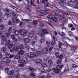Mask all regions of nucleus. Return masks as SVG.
<instances>
[{
    "mask_svg": "<svg viewBox=\"0 0 78 78\" xmlns=\"http://www.w3.org/2000/svg\"><path fill=\"white\" fill-rule=\"evenodd\" d=\"M55 55L57 58H59V53L56 52V53H55Z\"/></svg>",
    "mask_w": 78,
    "mask_h": 78,
    "instance_id": "49530a36",
    "label": "nucleus"
},
{
    "mask_svg": "<svg viewBox=\"0 0 78 78\" xmlns=\"http://www.w3.org/2000/svg\"><path fill=\"white\" fill-rule=\"evenodd\" d=\"M1 38L3 41H6V38L4 35H2L1 36Z\"/></svg>",
    "mask_w": 78,
    "mask_h": 78,
    "instance_id": "b1692460",
    "label": "nucleus"
},
{
    "mask_svg": "<svg viewBox=\"0 0 78 78\" xmlns=\"http://www.w3.org/2000/svg\"><path fill=\"white\" fill-rule=\"evenodd\" d=\"M34 3V0H31L30 2H28L27 4V8L28 9V10H29V11L31 12V10L30 9V7H31V6H35L36 5L33 4Z\"/></svg>",
    "mask_w": 78,
    "mask_h": 78,
    "instance_id": "20e7f679",
    "label": "nucleus"
},
{
    "mask_svg": "<svg viewBox=\"0 0 78 78\" xmlns=\"http://www.w3.org/2000/svg\"><path fill=\"white\" fill-rule=\"evenodd\" d=\"M13 69H14L15 72H19V68H18V67L17 66L16 67H15V66H14L13 67Z\"/></svg>",
    "mask_w": 78,
    "mask_h": 78,
    "instance_id": "5701e85b",
    "label": "nucleus"
},
{
    "mask_svg": "<svg viewBox=\"0 0 78 78\" xmlns=\"http://www.w3.org/2000/svg\"><path fill=\"white\" fill-rule=\"evenodd\" d=\"M33 24L35 27H37V21L36 20H34L33 21Z\"/></svg>",
    "mask_w": 78,
    "mask_h": 78,
    "instance_id": "4be33fe9",
    "label": "nucleus"
},
{
    "mask_svg": "<svg viewBox=\"0 0 78 78\" xmlns=\"http://www.w3.org/2000/svg\"><path fill=\"white\" fill-rule=\"evenodd\" d=\"M47 77L48 78H51V75L50 74H48L47 75Z\"/></svg>",
    "mask_w": 78,
    "mask_h": 78,
    "instance_id": "338daca9",
    "label": "nucleus"
},
{
    "mask_svg": "<svg viewBox=\"0 0 78 78\" xmlns=\"http://www.w3.org/2000/svg\"><path fill=\"white\" fill-rule=\"evenodd\" d=\"M52 70L56 73H58L59 72V69L55 68H52Z\"/></svg>",
    "mask_w": 78,
    "mask_h": 78,
    "instance_id": "a211bd4d",
    "label": "nucleus"
},
{
    "mask_svg": "<svg viewBox=\"0 0 78 78\" xmlns=\"http://www.w3.org/2000/svg\"><path fill=\"white\" fill-rule=\"evenodd\" d=\"M46 44L47 45H48L49 46H50V44H51V42L48 40L47 41H46Z\"/></svg>",
    "mask_w": 78,
    "mask_h": 78,
    "instance_id": "ea45409f",
    "label": "nucleus"
},
{
    "mask_svg": "<svg viewBox=\"0 0 78 78\" xmlns=\"http://www.w3.org/2000/svg\"><path fill=\"white\" fill-rule=\"evenodd\" d=\"M57 69H61L62 67H63V65H62L61 66L59 65H58L57 66Z\"/></svg>",
    "mask_w": 78,
    "mask_h": 78,
    "instance_id": "7c9ffc66",
    "label": "nucleus"
},
{
    "mask_svg": "<svg viewBox=\"0 0 78 78\" xmlns=\"http://www.w3.org/2000/svg\"><path fill=\"white\" fill-rule=\"evenodd\" d=\"M44 4V6L45 7H48V6H50L51 8H53V7L55 6L57 9H58V12H60L61 10L59 9L58 8L56 7V6L55 5H54V6L52 5H51L50 4L48 3V2L47 0H44V3H43Z\"/></svg>",
    "mask_w": 78,
    "mask_h": 78,
    "instance_id": "7ed1b4c3",
    "label": "nucleus"
},
{
    "mask_svg": "<svg viewBox=\"0 0 78 78\" xmlns=\"http://www.w3.org/2000/svg\"><path fill=\"white\" fill-rule=\"evenodd\" d=\"M8 23L9 25H11L12 24L11 21L10 20L8 22Z\"/></svg>",
    "mask_w": 78,
    "mask_h": 78,
    "instance_id": "69168bd1",
    "label": "nucleus"
},
{
    "mask_svg": "<svg viewBox=\"0 0 78 78\" xmlns=\"http://www.w3.org/2000/svg\"><path fill=\"white\" fill-rule=\"evenodd\" d=\"M23 41H24L25 43L26 44H28V43L30 42V39L27 38H24Z\"/></svg>",
    "mask_w": 78,
    "mask_h": 78,
    "instance_id": "aec40b11",
    "label": "nucleus"
},
{
    "mask_svg": "<svg viewBox=\"0 0 78 78\" xmlns=\"http://www.w3.org/2000/svg\"><path fill=\"white\" fill-rule=\"evenodd\" d=\"M10 43H11V40H9L6 42L5 45L6 46H8Z\"/></svg>",
    "mask_w": 78,
    "mask_h": 78,
    "instance_id": "a878e982",
    "label": "nucleus"
},
{
    "mask_svg": "<svg viewBox=\"0 0 78 78\" xmlns=\"http://www.w3.org/2000/svg\"><path fill=\"white\" fill-rule=\"evenodd\" d=\"M45 58L44 59V62H47V59H48V57H47V56H46L44 57Z\"/></svg>",
    "mask_w": 78,
    "mask_h": 78,
    "instance_id": "de8ad7c7",
    "label": "nucleus"
},
{
    "mask_svg": "<svg viewBox=\"0 0 78 78\" xmlns=\"http://www.w3.org/2000/svg\"><path fill=\"white\" fill-rule=\"evenodd\" d=\"M14 56V55L12 54H7L6 55V57L7 58H12Z\"/></svg>",
    "mask_w": 78,
    "mask_h": 78,
    "instance_id": "ddd939ff",
    "label": "nucleus"
},
{
    "mask_svg": "<svg viewBox=\"0 0 78 78\" xmlns=\"http://www.w3.org/2000/svg\"><path fill=\"white\" fill-rule=\"evenodd\" d=\"M15 50V48L14 47L12 48H11L10 49V51L11 53H13V52H14V51Z\"/></svg>",
    "mask_w": 78,
    "mask_h": 78,
    "instance_id": "58836bf2",
    "label": "nucleus"
},
{
    "mask_svg": "<svg viewBox=\"0 0 78 78\" xmlns=\"http://www.w3.org/2000/svg\"><path fill=\"white\" fill-rule=\"evenodd\" d=\"M69 36H73V33L70 31L69 32Z\"/></svg>",
    "mask_w": 78,
    "mask_h": 78,
    "instance_id": "a18cd8bd",
    "label": "nucleus"
},
{
    "mask_svg": "<svg viewBox=\"0 0 78 78\" xmlns=\"http://www.w3.org/2000/svg\"><path fill=\"white\" fill-rule=\"evenodd\" d=\"M58 43L59 44V49L61 51H63V50H64V48L61 47V45H62V42L60 41H58Z\"/></svg>",
    "mask_w": 78,
    "mask_h": 78,
    "instance_id": "dca6fc26",
    "label": "nucleus"
},
{
    "mask_svg": "<svg viewBox=\"0 0 78 78\" xmlns=\"http://www.w3.org/2000/svg\"><path fill=\"white\" fill-rule=\"evenodd\" d=\"M13 41L14 42H16L17 41V39L15 37V38L13 39Z\"/></svg>",
    "mask_w": 78,
    "mask_h": 78,
    "instance_id": "4d7b16f0",
    "label": "nucleus"
},
{
    "mask_svg": "<svg viewBox=\"0 0 78 78\" xmlns=\"http://www.w3.org/2000/svg\"><path fill=\"white\" fill-rule=\"evenodd\" d=\"M19 46H16L15 47V50L16 51H18V50H19Z\"/></svg>",
    "mask_w": 78,
    "mask_h": 78,
    "instance_id": "052dcab7",
    "label": "nucleus"
},
{
    "mask_svg": "<svg viewBox=\"0 0 78 78\" xmlns=\"http://www.w3.org/2000/svg\"><path fill=\"white\" fill-rule=\"evenodd\" d=\"M39 70L40 72H41V73H47V72H50L51 71V69H48L46 70H45V69L41 68L39 69Z\"/></svg>",
    "mask_w": 78,
    "mask_h": 78,
    "instance_id": "39448f33",
    "label": "nucleus"
},
{
    "mask_svg": "<svg viewBox=\"0 0 78 78\" xmlns=\"http://www.w3.org/2000/svg\"><path fill=\"white\" fill-rule=\"evenodd\" d=\"M5 29V26L2 24L0 25V29L1 30H3Z\"/></svg>",
    "mask_w": 78,
    "mask_h": 78,
    "instance_id": "393cba45",
    "label": "nucleus"
},
{
    "mask_svg": "<svg viewBox=\"0 0 78 78\" xmlns=\"http://www.w3.org/2000/svg\"><path fill=\"white\" fill-rule=\"evenodd\" d=\"M21 78H27V77L25 75H23L21 77Z\"/></svg>",
    "mask_w": 78,
    "mask_h": 78,
    "instance_id": "774afa93",
    "label": "nucleus"
},
{
    "mask_svg": "<svg viewBox=\"0 0 78 78\" xmlns=\"http://www.w3.org/2000/svg\"><path fill=\"white\" fill-rule=\"evenodd\" d=\"M48 47H49V46H48L46 48L42 49L41 51H37L36 52V53L34 54H33V53H34V52L32 53L30 52L27 53L25 55V57L27 58V57H29V58L32 59L34 61H35L37 64H40L42 62V60L40 58H38L37 59H34V57L36 56H39V55L41 53V54H47L48 53Z\"/></svg>",
    "mask_w": 78,
    "mask_h": 78,
    "instance_id": "f257e3e1",
    "label": "nucleus"
},
{
    "mask_svg": "<svg viewBox=\"0 0 78 78\" xmlns=\"http://www.w3.org/2000/svg\"><path fill=\"white\" fill-rule=\"evenodd\" d=\"M29 70L30 71V72H33L34 71V69L32 67H30L29 68Z\"/></svg>",
    "mask_w": 78,
    "mask_h": 78,
    "instance_id": "c03bdc74",
    "label": "nucleus"
},
{
    "mask_svg": "<svg viewBox=\"0 0 78 78\" xmlns=\"http://www.w3.org/2000/svg\"><path fill=\"white\" fill-rule=\"evenodd\" d=\"M5 62L6 64L8 65V64H9V63H10V60L8 59H7L5 61Z\"/></svg>",
    "mask_w": 78,
    "mask_h": 78,
    "instance_id": "72a5a7b5",
    "label": "nucleus"
},
{
    "mask_svg": "<svg viewBox=\"0 0 78 78\" xmlns=\"http://www.w3.org/2000/svg\"><path fill=\"white\" fill-rule=\"evenodd\" d=\"M12 8H13V9H15V10H16V11H21V10H20L18 9H17L16 7H15L13 6H12Z\"/></svg>",
    "mask_w": 78,
    "mask_h": 78,
    "instance_id": "37998d69",
    "label": "nucleus"
},
{
    "mask_svg": "<svg viewBox=\"0 0 78 78\" xmlns=\"http://www.w3.org/2000/svg\"><path fill=\"white\" fill-rule=\"evenodd\" d=\"M28 61V60L27 58L24 59L23 60V63L22 64H20L19 65V67H23L27 64V62Z\"/></svg>",
    "mask_w": 78,
    "mask_h": 78,
    "instance_id": "6e6552de",
    "label": "nucleus"
},
{
    "mask_svg": "<svg viewBox=\"0 0 78 78\" xmlns=\"http://www.w3.org/2000/svg\"><path fill=\"white\" fill-rule=\"evenodd\" d=\"M31 33H29V37L31 38V37H33V34L34 33V30L31 31Z\"/></svg>",
    "mask_w": 78,
    "mask_h": 78,
    "instance_id": "f3484780",
    "label": "nucleus"
},
{
    "mask_svg": "<svg viewBox=\"0 0 78 78\" xmlns=\"http://www.w3.org/2000/svg\"><path fill=\"white\" fill-rule=\"evenodd\" d=\"M56 44V41H52L51 43L52 45H55Z\"/></svg>",
    "mask_w": 78,
    "mask_h": 78,
    "instance_id": "8fccbe9b",
    "label": "nucleus"
},
{
    "mask_svg": "<svg viewBox=\"0 0 78 78\" xmlns=\"http://www.w3.org/2000/svg\"><path fill=\"white\" fill-rule=\"evenodd\" d=\"M41 66L42 67H44V68L47 67V64L45 63H42L41 65Z\"/></svg>",
    "mask_w": 78,
    "mask_h": 78,
    "instance_id": "bb28decb",
    "label": "nucleus"
},
{
    "mask_svg": "<svg viewBox=\"0 0 78 78\" xmlns=\"http://www.w3.org/2000/svg\"><path fill=\"white\" fill-rule=\"evenodd\" d=\"M72 23H73V25H74L75 26V27L76 28H78V25H76V24L74 23H73V21H72Z\"/></svg>",
    "mask_w": 78,
    "mask_h": 78,
    "instance_id": "680f3d73",
    "label": "nucleus"
},
{
    "mask_svg": "<svg viewBox=\"0 0 78 78\" xmlns=\"http://www.w3.org/2000/svg\"><path fill=\"white\" fill-rule=\"evenodd\" d=\"M48 62L50 64L49 66L50 67H51L53 66V61L52 60L50 59L48 60Z\"/></svg>",
    "mask_w": 78,
    "mask_h": 78,
    "instance_id": "2eb2a0df",
    "label": "nucleus"
},
{
    "mask_svg": "<svg viewBox=\"0 0 78 78\" xmlns=\"http://www.w3.org/2000/svg\"><path fill=\"white\" fill-rule=\"evenodd\" d=\"M68 27L69 28H73V27L74 26H73V25L72 24H70L68 25Z\"/></svg>",
    "mask_w": 78,
    "mask_h": 78,
    "instance_id": "5fc2aeb1",
    "label": "nucleus"
},
{
    "mask_svg": "<svg viewBox=\"0 0 78 78\" xmlns=\"http://www.w3.org/2000/svg\"><path fill=\"white\" fill-rule=\"evenodd\" d=\"M19 33V30H17L15 32H13V33H14L15 36H17V35H18Z\"/></svg>",
    "mask_w": 78,
    "mask_h": 78,
    "instance_id": "473e14b6",
    "label": "nucleus"
},
{
    "mask_svg": "<svg viewBox=\"0 0 78 78\" xmlns=\"http://www.w3.org/2000/svg\"><path fill=\"white\" fill-rule=\"evenodd\" d=\"M60 27H62V29H64V30H66V27H64V24H62L60 26Z\"/></svg>",
    "mask_w": 78,
    "mask_h": 78,
    "instance_id": "bf43d9fd",
    "label": "nucleus"
},
{
    "mask_svg": "<svg viewBox=\"0 0 78 78\" xmlns=\"http://www.w3.org/2000/svg\"><path fill=\"white\" fill-rule=\"evenodd\" d=\"M47 18L48 19H49L52 20H53L54 22H56V23H58V20H56V18L54 17L50 18V15H48L47 16Z\"/></svg>",
    "mask_w": 78,
    "mask_h": 78,
    "instance_id": "1a4fd4ad",
    "label": "nucleus"
},
{
    "mask_svg": "<svg viewBox=\"0 0 78 78\" xmlns=\"http://www.w3.org/2000/svg\"><path fill=\"white\" fill-rule=\"evenodd\" d=\"M4 11L5 12H8L9 11V9L8 8H6L4 9Z\"/></svg>",
    "mask_w": 78,
    "mask_h": 78,
    "instance_id": "13d9d810",
    "label": "nucleus"
},
{
    "mask_svg": "<svg viewBox=\"0 0 78 78\" xmlns=\"http://www.w3.org/2000/svg\"><path fill=\"white\" fill-rule=\"evenodd\" d=\"M39 27H40V28H42V27H44V24L40 23L39 24Z\"/></svg>",
    "mask_w": 78,
    "mask_h": 78,
    "instance_id": "603ef678",
    "label": "nucleus"
},
{
    "mask_svg": "<svg viewBox=\"0 0 78 78\" xmlns=\"http://www.w3.org/2000/svg\"><path fill=\"white\" fill-rule=\"evenodd\" d=\"M62 35H61V37H62V39H65V38H66V37H65V33L63 32H62Z\"/></svg>",
    "mask_w": 78,
    "mask_h": 78,
    "instance_id": "cd10ccee",
    "label": "nucleus"
},
{
    "mask_svg": "<svg viewBox=\"0 0 78 78\" xmlns=\"http://www.w3.org/2000/svg\"><path fill=\"white\" fill-rule=\"evenodd\" d=\"M62 14H65V15H66L67 17H69V16H71V15H69V14L63 12H62Z\"/></svg>",
    "mask_w": 78,
    "mask_h": 78,
    "instance_id": "6e6d98bb",
    "label": "nucleus"
},
{
    "mask_svg": "<svg viewBox=\"0 0 78 78\" xmlns=\"http://www.w3.org/2000/svg\"><path fill=\"white\" fill-rule=\"evenodd\" d=\"M37 11H38V14L39 16H44L45 14V11L43 10L41 11V9L39 8L37 9Z\"/></svg>",
    "mask_w": 78,
    "mask_h": 78,
    "instance_id": "423d86ee",
    "label": "nucleus"
},
{
    "mask_svg": "<svg viewBox=\"0 0 78 78\" xmlns=\"http://www.w3.org/2000/svg\"><path fill=\"white\" fill-rule=\"evenodd\" d=\"M1 50L2 51H5L6 50V48L4 47L2 48Z\"/></svg>",
    "mask_w": 78,
    "mask_h": 78,
    "instance_id": "3c124183",
    "label": "nucleus"
},
{
    "mask_svg": "<svg viewBox=\"0 0 78 78\" xmlns=\"http://www.w3.org/2000/svg\"><path fill=\"white\" fill-rule=\"evenodd\" d=\"M71 51H72L73 50V52H75V51L76 50V48H74L73 47H72L71 48Z\"/></svg>",
    "mask_w": 78,
    "mask_h": 78,
    "instance_id": "e433bc0d",
    "label": "nucleus"
},
{
    "mask_svg": "<svg viewBox=\"0 0 78 78\" xmlns=\"http://www.w3.org/2000/svg\"><path fill=\"white\" fill-rule=\"evenodd\" d=\"M20 74L19 73L16 75H14L12 77H10L9 78H19L20 77Z\"/></svg>",
    "mask_w": 78,
    "mask_h": 78,
    "instance_id": "6ab92c4d",
    "label": "nucleus"
},
{
    "mask_svg": "<svg viewBox=\"0 0 78 78\" xmlns=\"http://www.w3.org/2000/svg\"><path fill=\"white\" fill-rule=\"evenodd\" d=\"M24 53L25 51L23 50L19 51H18V53L19 55H22L24 54Z\"/></svg>",
    "mask_w": 78,
    "mask_h": 78,
    "instance_id": "412c9836",
    "label": "nucleus"
},
{
    "mask_svg": "<svg viewBox=\"0 0 78 78\" xmlns=\"http://www.w3.org/2000/svg\"><path fill=\"white\" fill-rule=\"evenodd\" d=\"M45 41V40L44 39H40L39 41V43L38 44V47H41V44H42V43H43Z\"/></svg>",
    "mask_w": 78,
    "mask_h": 78,
    "instance_id": "4468645a",
    "label": "nucleus"
},
{
    "mask_svg": "<svg viewBox=\"0 0 78 78\" xmlns=\"http://www.w3.org/2000/svg\"><path fill=\"white\" fill-rule=\"evenodd\" d=\"M18 63H20V64L21 63H23V60H22L21 59H19L18 61Z\"/></svg>",
    "mask_w": 78,
    "mask_h": 78,
    "instance_id": "c756f323",
    "label": "nucleus"
},
{
    "mask_svg": "<svg viewBox=\"0 0 78 78\" xmlns=\"http://www.w3.org/2000/svg\"><path fill=\"white\" fill-rule=\"evenodd\" d=\"M14 58L16 59H19L20 58V57L19 56L16 55L15 56Z\"/></svg>",
    "mask_w": 78,
    "mask_h": 78,
    "instance_id": "4c0bfd02",
    "label": "nucleus"
},
{
    "mask_svg": "<svg viewBox=\"0 0 78 78\" xmlns=\"http://www.w3.org/2000/svg\"><path fill=\"white\" fill-rule=\"evenodd\" d=\"M30 76H35V73L33 72H32L30 73Z\"/></svg>",
    "mask_w": 78,
    "mask_h": 78,
    "instance_id": "09e8293b",
    "label": "nucleus"
},
{
    "mask_svg": "<svg viewBox=\"0 0 78 78\" xmlns=\"http://www.w3.org/2000/svg\"><path fill=\"white\" fill-rule=\"evenodd\" d=\"M20 32L21 35H25L27 33L25 30L23 29H21Z\"/></svg>",
    "mask_w": 78,
    "mask_h": 78,
    "instance_id": "9b49d317",
    "label": "nucleus"
},
{
    "mask_svg": "<svg viewBox=\"0 0 78 78\" xmlns=\"http://www.w3.org/2000/svg\"><path fill=\"white\" fill-rule=\"evenodd\" d=\"M55 51L56 53H59V49H55Z\"/></svg>",
    "mask_w": 78,
    "mask_h": 78,
    "instance_id": "864d4df0",
    "label": "nucleus"
},
{
    "mask_svg": "<svg viewBox=\"0 0 78 78\" xmlns=\"http://www.w3.org/2000/svg\"><path fill=\"white\" fill-rule=\"evenodd\" d=\"M16 37H15V36L14 35H12L11 36V38L12 39H14Z\"/></svg>",
    "mask_w": 78,
    "mask_h": 78,
    "instance_id": "0e129e2a",
    "label": "nucleus"
},
{
    "mask_svg": "<svg viewBox=\"0 0 78 78\" xmlns=\"http://www.w3.org/2000/svg\"><path fill=\"white\" fill-rule=\"evenodd\" d=\"M12 21L13 23H14L16 22V23H19V22H20V20H19V19H17V20H16V19L14 18H12Z\"/></svg>",
    "mask_w": 78,
    "mask_h": 78,
    "instance_id": "f8f14e48",
    "label": "nucleus"
},
{
    "mask_svg": "<svg viewBox=\"0 0 78 78\" xmlns=\"http://www.w3.org/2000/svg\"><path fill=\"white\" fill-rule=\"evenodd\" d=\"M14 74V70H12L9 72L10 75H13Z\"/></svg>",
    "mask_w": 78,
    "mask_h": 78,
    "instance_id": "c85d7f7f",
    "label": "nucleus"
},
{
    "mask_svg": "<svg viewBox=\"0 0 78 78\" xmlns=\"http://www.w3.org/2000/svg\"><path fill=\"white\" fill-rule=\"evenodd\" d=\"M24 45H25V47H26V48H27V50H29V48H30V49L32 51H35V48H30L29 47V46H28V45H27V44H24Z\"/></svg>",
    "mask_w": 78,
    "mask_h": 78,
    "instance_id": "9d476101",
    "label": "nucleus"
},
{
    "mask_svg": "<svg viewBox=\"0 0 78 78\" xmlns=\"http://www.w3.org/2000/svg\"><path fill=\"white\" fill-rule=\"evenodd\" d=\"M12 31V29L11 27H10L8 29V33H11Z\"/></svg>",
    "mask_w": 78,
    "mask_h": 78,
    "instance_id": "f704fd0d",
    "label": "nucleus"
},
{
    "mask_svg": "<svg viewBox=\"0 0 78 78\" xmlns=\"http://www.w3.org/2000/svg\"><path fill=\"white\" fill-rule=\"evenodd\" d=\"M36 32V34L41 36V37H44L45 34H48V32L46 29L41 30L39 29Z\"/></svg>",
    "mask_w": 78,
    "mask_h": 78,
    "instance_id": "f03ea898",
    "label": "nucleus"
},
{
    "mask_svg": "<svg viewBox=\"0 0 78 78\" xmlns=\"http://www.w3.org/2000/svg\"><path fill=\"white\" fill-rule=\"evenodd\" d=\"M69 69L68 68L67 69H65L64 70V72H67V73L68 72H69Z\"/></svg>",
    "mask_w": 78,
    "mask_h": 78,
    "instance_id": "e2e57ef3",
    "label": "nucleus"
},
{
    "mask_svg": "<svg viewBox=\"0 0 78 78\" xmlns=\"http://www.w3.org/2000/svg\"><path fill=\"white\" fill-rule=\"evenodd\" d=\"M10 33H6L5 34V36H6V37H9V36H10Z\"/></svg>",
    "mask_w": 78,
    "mask_h": 78,
    "instance_id": "79ce46f5",
    "label": "nucleus"
},
{
    "mask_svg": "<svg viewBox=\"0 0 78 78\" xmlns=\"http://www.w3.org/2000/svg\"><path fill=\"white\" fill-rule=\"evenodd\" d=\"M13 47V44H10L8 47V49H10V48H12V47Z\"/></svg>",
    "mask_w": 78,
    "mask_h": 78,
    "instance_id": "a19ab883",
    "label": "nucleus"
},
{
    "mask_svg": "<svg viewBox=\"0 0 78 78\" xmlns=\"http://www.w3.org/2000/svg\"><path fill=\"white\" fill-rule=\"evenodd\" d=\"M52 14L53 16H54V17L56 18H55L56 19L58 20V22H59V19H61V17H59V16L55 12H52Z\"/></svg>",
    "mask_w": 78,
    "mask_h": 78,
    "instance_id": "0eeeda50",
    "label": "nucleus"
},
{
    "mask_svg": "<svg viewBox=\"0 0 78 78\" xmlns=\"http://www.w3.org/2000/svg\"><path fill=\"white\" fill-rule=\"evenodd\" d=\"M59 17H61V19H58V21L59 20H61V19L62 18H63V19H64L65 18H66V16H65V15H61L60 16H59Z\"/></svg>",
    "mask_w": 78,
    "mask_h": 78,
    "instance_id": "2f4dec72",
    "label": "nucleus"
},
{
    "mask_svg": "<svg viewBox=\"0 0 78 78\" xmlns=\"http://www.w3.org/2000/svg\"><path fill=\"white\" fill-rule=\"evenodd\" d=\"M19 48L20 50H22L24 48V46H23V45L21 44L20 45Z\"/></svg>",
    "mask_w": 78,
    "mask_h": 78,
    "instance_id": "c9c22d12",
    "label": "nucleus"
}]
</instances>
